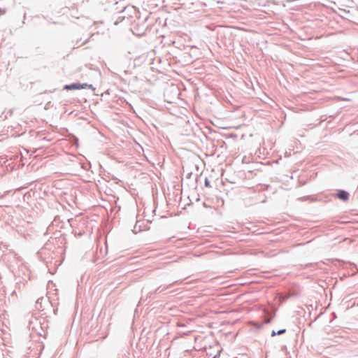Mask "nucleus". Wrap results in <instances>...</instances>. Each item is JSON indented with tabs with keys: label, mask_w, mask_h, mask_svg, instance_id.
<instances>
[{
	"label": "nucleus",
	"mask_w": 358,
	"mask_h": 358,
	"mask_svg": "<svg viewBox=\"0 0 358 358\" xmlns=\"http://www.w3.org/2000/svg\"><path fill=\"white\" fill-rule=\"evenodd\" d=\"M48 327V322L45 317L39 313L32 315L28 321V328L40 336H45Z\"/></svg>",
	"instance_id": "nucleus-1"
},
{
	"label": "nucleus",
	"mask_w": 358,
	"mask_h": 358,
	"mask_svg": "<svg viewBox=\"0 0 358 358\" xmlns=\"http://www.w3.org/2000/svg\"><path fill=\"white\" fill-rule=\"evenodd\" d=\"M2 259L15 275H19L17 269L24 267L22 259L13 250H9L8 252L2 254Z\"/></svg>",
	"instance_id": "nucleus-2"
},
{
	"label": "nucleus",
	"mask_w": 358,
	"mask_h": 358,
	"mask_svg": "<svg viewBox=\"0 0 358 358\" xmlns=\"http://www.w3.org/2000/svg\"><path fill=\"white\" fill-rule=\"evenodd\" d=\"M89 88V89H92V90H94V88L93 87L92 85H90V84H87V83H83V84H80V83H71V84H69V85H65L64 86V90H81V89H85V88Z\"/></svg>",
	"instance_id": "nucleus-3"
},
{
	"label": "nucleus",
	"mask_w": 358,
	"mask_h": 358,
	"mask_svg": "<svg viewBox=\"0 0 358 358\" xmlns=\"http://www.w3.org/2000/svg\"><path fill=\"white\" fill-rule=\"evenodd\" d=\"M336 196L343 201H347L349 199V193L343 189H340L336 194Z\"/></svg>",
	"instance_id": "nucleus-4"
},
{
	"label": "nucleus",
	"mask_w": 358,
	"mask_h": 358,
	"mask_svg": "<svg viewBox=\"0 0 358 358\" xmlns=\"http://www.w3.org/2000/svg\"><path fill=\"white\" fill-rule=\"evenodd\" d=\"M43 303H49L50 301L47 299L41 297V298L38 299L36 302V308L40 311H43Z\"/></svg>",
	"instance_id": "nucleus-5"
},
{
	"label": "nucleus",
	"mask_w": 358,
	"mask_h": 358,
	"mask_svg": "<svg viewBox=\"0 0 358 358\" xmlns=\"http://www.w3.org/2000/svg\"><path fill=\"white\" fill-rule=\"evenodd\" d=\"M8 247V245L6 243L2 242L0 243V250L2 251L3 254L8 252L9 250H10Z\"/></svg>",
	"instance_id": "nucleus-6"
},
{
	"label": "nucleus",
	"mask_w": 358,
	"mask_h": 358,
	"mask_svg": "<svg viewBox=\"0 0 358 358\" xmlns=\"http://www.w3.org/2000/svg\"><path fill=\"white\" fill-rule=\"evenodd\" d=\"M176 282V281L173 282V283L169 284V286H167V287H164V288H163V289H161V287H157V288L155 289V293H157V292H162L164 291L165 289H168L169 287H170L172 285H173Z\"/></svg>",
	"instance_id": "nucleus-7"
},
{
	"label": "nucleus",
	"mask_w": 358,
	"mask_h": 358,
	"mask_svg": "<svg viewBox=\"0 0 358 358\" xmlns=\"http://www.w3.org/2000/svg\"><path fill=\"white\" fill-rule=\"evenodd\" d=\"M7 12V8L2 4V3H0V13L1 14H5Z\"/></svg>",
	"instance_id": "nucleus-8"
},
{
	"label": "nucleus",
	"mask_w": 358,
	"mask_h": 358,
	"mask_svg": "<svg viewBox=\"0 0 358 358\" xmlns=\"http://www.w3.org/2000/svg\"><path fill=\"white\" fill-rule=\"evenodd\" d=\"M204 185L206 187H210V181L207 178L205 179Z\"/></svg>",
	"instance_id": "nucleus-9"
},
{
	"label": "nucleus",
	"mask_w": 358,
	"mask_h": 358,
	"mask_svg": "<svg viewBox=\"0 0 358 358\" xmlns=\"http://www.w3.org/2000/svg\"><path fill=\"white\" fill-rule=\"evenodd\" d=\"M286 332V329H280L278 331H277V333H278V335H281L284 333Z\"/></svg>",
	"instance_id": "nucleus-10"
},
{
	"label": "nucleus",
	"mask_w": 358,
	"mask_h": 358,
	"mask_svg": "<svg viewBox=\"0 0 358 358\" xmlns=\"http://www.w3.org/2000/svg\"><path fill=\"white\" fill-rule=\"evenodd\" d=\"M273 315H271V317H270V318H268V319H267V320L265 321V322H266V323H270V322H271V320H272V318H273Z\"/></svg>",
	"instance_id": "nucleus-11"
},
{
	"label": "nucleus",
	"mask_w": 358,
	"mask_h": 358,
	"mask_svg": "<svg viewBox=\"0 0 358 358\" xmlns=\"http://www.w3.org/2000/svg\"><path fill=\"white\" fill-rule=\"evenodd\" d=\"M271 335L272 337H273V336L278 335V333H277V331L273 330Z\"/></svg>",
	"instance_id": "nucleus-12"
},
{
	"label": "nucleus",
	"mask_w": 358,
	"mask_h": 358,
	"mask_svg": "<svg viewBox=\"0 0 358 358\" xmlns=\"http://www.w3.org/2000/svg\"><path fill=\"white\" fill-rule=\"evenodd\" d=\"M23 18H24L23 19L24 20H23V23H24V20H26V13L24 14V17Z\"/></svg>",
	"instance_id": "nucleus-13"
},
{
	"label": "nucleus",
	"mask_w": 358,
	"mask_h": 358,
	"mask_svg": "<svg viewBox=\"0 0 358 358\" xmlns=\"http://www.w3.org/2000/svg\"><path fill=\"white\" fill-rule=\"evenodd\" d=\"M285 349H286V346L285 345L282 347V350H285Z\"/></svg>",
	"instance_id": "nucleus-14"
},
{
	"label": "nucleus",
	"mask_w": 358,
	"mask_h": 358,
	"mask_svg": "<svg viewBox=\"0 0 358 358\" xmlns=\"http://www.w3.org/2000/svg\"><path fill=\"white\" fill-rule=\"evenodd\" d=\"M3 206V204H1V203H0V206Z\"/></svg>",
	"instance_id": "nucleus-15"
},
{
	"label": "nucleus",
	"mask_w": 358,
	"mask_h": 358,
	"mask_svg": "<svg viewBox=\"0 0 358 358\" xmlns=\"http://www.w3.org/2000/svg\"><path fill=\"white\" fill-rule=\"evenodd\" d=\"M213 358H215V357H214Z\"/></svg>",
	"instance_id": "nucleus-16"
},
{
	"label": "nucleus",
	"mask_w": 358,
	"mask_h": 358,
	"mask_svg": "<svg viewBox=\"0 0 358 358\" xmlns=\"http://www.w3.org/2000/svg\"><path fill=\"white\" fill-rule=\"evenodd\" d=\"M357 188H358V185H357Z\"/></svg>",
	"instance_id": "nucleus-17"
}]
</instances>
